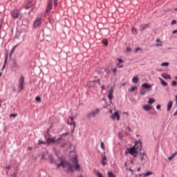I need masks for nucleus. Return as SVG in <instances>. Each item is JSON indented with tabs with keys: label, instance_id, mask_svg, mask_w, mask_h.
<instances>
[{
	"label": "nucleus",
	"instance_id": "6",
	"mask_svg": "<svg viewBox=\"0 0 177 177\" xmlns=\"http://www.w3.org/2000/svg\"><path fill=\"white\" fill-rule=\"evenodd\" d=\"M42 24V17H37L35 20V24H32V27L36 28L40 26V24Z\"/></svg>",
	"mask_w": 177,
	"mask_h": 177
},
{
	"label": "nucleus",
	"instance_id": "39",
	"mask_svg": "<svg viewBox=\"0 0 177 177\" xmlns=\"http://www.w3.org/2000/svg\"><path fill=\"white\" fill-rule=\"evenodd\" d=\"M35 100H36V102H40V97L36 96Z\"/></svg>",
	"mask_w": 177,
	"mask_h": 177
},
{
	"label": "nucleus",
	"instance_id": "35",
	"mask_svg": "<svg viewBox=\"0 0 177 177\" xmlns=\"http://www.w3.org/2000/svg\"><path fill=\"white\" fill-rule=\"evenodd\" d=\"M67 124H69V125L73 127V129H75V122H71V123H67Z\"/></svg>",
	"mask_w": 177,
	"mask_h": 177
},
{
	"label": "nucleus",
	"instance_id": "27",
	"mask_svg": "<svg viewBox=\"0 0 177 177\" xmlns=\"http://www.w3.org/2000/svg\"><path fill=\"white\" fill-rule=\"evenodd\" d=\"M104 161H106V156L102 157V165H106V162Z\"/></svg>",
	"mask_w": 177,
	"mask_h": 177
},
{
	"label": "nucleus",
	"instance_id": "41",
	"mask_svg": "<svg viewBox=\"0 0 177 177\" xmlns=\"http://www.w3.org/2000/svg\"><path fill=\"white\" fill-rule=\"evenodd\" d=\"M176 20H171V25H176Z\"/></svg>",
	"mask_w": 177,
	"mask_h": 177
},
{
	"label": "nucleus",
	"instance_id": "53",
	"mask_svg": "<svg viewBox=\"0 0 177 177\" xmlns=\"http://www.w3.org/2000/svg\"><path fill=\"white\" fill-rule=\"evenodd\" d=\"M69 119L71 120V121H73V117H70Z\"/></svg>",
	"mask_w": 177,
	"mask_h": 177
},
{
	"label": "nucleus",
	"instance_id": "31",
	"mask_svg": "<svg viewBox=\"0 0 177 177\" xmlns=\"http://www.w3.org/2000/svg\"><path fill=\"white\" fill-rule=\"evenodd\" d=\"M148 103H149V104H151L153 103H155V99L153 98H149V101H148Z\"/></svg>",
	"mask_w": 177,
	"mask_h": 177
},
{
	"label": "nucleus",
	"instance_id": "28",
	"mask_svg": "<svg viewBox=\"0 0 177 177\" xmlns=\"http://www.w3.org/2000/svg\"><path fill=\"white\" fill-rule=\"evenodd\" d=\"M32 7V2H28L26 3V10L30 9Z\"/></svg>",
	"mask_w": 177,
	"mask_h": 177
},
{
	"label": "nucleus",
	"instance_id": "51",
	"mask_svg": "<svg viewBox=\"0 0 177 177\" xmlns=\"http://www.w3.org/2000/svg\"><path fill=\"white\" fill-rule=\"evenodd\" d=\"M127 131H129L130 132V128L129 127H127Z\"/></svg>",
	"mask_w": 177,
	"mask_h": 177
},
{
	"label": "nucleus",
	"instance_id": "10",
	"mask_svg": "<svg viewBox=\"0 0 177 177\" xmlns=\"http://www.w3.org/2000/svg\"><path fill=\"white\" fill-rule=\"evenodd\" d=\"M114 93V88H110L109 90H108V100H110V102H112V99L114 98L113 97L112 94Z\"/></svg>",
	"mask_w": 177,
	"mask_h": 177
},
{
	"label": "nucleus",
	"instance_id": "63",
	"mask_svg": "<svg viewBox=\"0 0 177 177\" xmlns=\"http://www.w3.org/2000/svg\"><path fill=\"white\" fill-rule=\"evenodd\" d=\"M175 10L177 11V8H176Z\"/></svg>",
	"mask_w": 177,
	"mask_h": 177
},
{
	"label": "nucleus",
	"instance_id": "5",
	"mask_svg": "<svg viewBox=\"0 0 177 177\" xmlns=\"http://www.w3.org/2000/svg\"><path fill=\"white\" fill-rule=\"evenodd\" d=\"M24 76H20V79L18 80V92L24 90Z\"/></svg>",
	"mask_w": 177,
	"mask_h": 177
},
{
	"label": "nucleus",
	"instance_id": "3",
	"mask_svg": "<svg viewBox=\"0 0 177 177\" xmlns=\"http://www.w3.org/2000/svg\"><path fill=\"white\" fill-rule=\"evenodd\" d=\"M57 0L48 1V3L46 4V10L44 11V16L48 15V13L50 12V10L53 9V6L57 7Z\"/></svg>",
	"mask_w": 177,
	"mask_h": 177
},
{
	"label": "nucleus",
	"instance_id": "8",
	"mask_svg": "<svg viewBox=\"0 0 177 177\" xmlns=\"http://www.w3.org/2000/svg\"><path fill=\"white\" fill-rule=\"evenodd\" d=\"M97 113H100V109H95L94 111L88 113V118H95V115H97Z\"/></svg>",
	"mask_w": 177,
	"mask_h": 177
},
{
	"label": "nucleus",
	"instance_id": "50",
	"mask_svg": "<svg viewBox=\"0 0 177 177\" xmlns=\"http://www.w3.org/2000/svg\"><path fill=\"white\" fill-rule=\"evenodd\" d=\"M137 171H140V167L137 168Z\"/></svg>",
	"mask_w": 177,
	"mask_h": 177
},
{
	"label": "nucleus",
	"instance_id": "38",
	"mask_svg": "<svg viewBox=\"0 0 177 177\" xmlns=\"http://www.w3.org/2000/svg\"><path fill=\"white\" fill-rule=\"evenodd\" d=\"M176 84H177V82H176V81H173V82H171V86H176Z\"/></svg>",
	"mask_w": 177,
	"mask_h": 177
},
{
	"label": "nucleus",
	"instance_id": "25",
	"mask_svg": "<svg viewBox=\"0 0 177 177\" xmlns=\"http://www.w3.org/2000/svg\"><path fill=\"white\" fill-rule=\"evenodd\" d=\"M8 64V55H6V59H3V68H5V64Z\"/></svg>",
	"mask_w": 177,
	"mask_h": 177
},
{
	"label": "nucleus",
	"instance_id": "62",
	"mask_svg": "<svg viewBox=\"0 0 177 177\" xmlns=\"http://www.w3.org/2000/svg\"><path fill=\"white\" fill-rule=\"evenodd\" d=\"M123 165H126V162H124V164H123Z\"/></svg>",
	"mask_w": 177,
	"mask_h": 177
},
{
	"label": "nucleus",
	"instance_id": "13",
	"mask_svg": "<svg viewBox=\"0 0 177 177\" xmlns=\"http://www.w3.org/2000/svg\"><path fill=\"white\" fill-rule=\"evenodd\" d=\"M152 109L153 106H151V105H143V110H145V111H151Z\"/></svg>",
	"mask_w": 177,
	"mask_h": 177
},
{
	"label": "nucleus",
	"instance_id": "52",
	"mask_svg": "<svg viewBox=\"0 0 177 177\" xmlns=\"http://www.w3.org/2000/svg\"><path fill=\"white\" fill-rule=\"evenodd\" d=\"M141 95H145V92L141 93Z\"/></svg>",
	"mask_w": 177,
	"mask_h": 177
},
{
	"label": "nucleus",
	"instance_id": "19",
	"mask_svg": "<svg viewBox=\"0 0 177 177\" xmlns=\"http://www.w3.org/2000/svg\"><path fill=\"white\" fill-rule=\"evenodd\" d=\"M145 153H139V155H137V157H139V160L142 161V160H144V157H145Z\"/></svg>",
	"mask_w": 177,
	"mask_h": 177
},
{
	"label": "nucleus",
	"instance_id": "43",
	"mask_svg": "<svg viewBox=\"0 0 177 177\" xmlns=\"http://www.w3.org/2000/svg\"><path fill=\"white\" fill-rule=\"evenodd\" d=\"M100 89H102V91H104V86L102 85L101 86H100Z\"/></svg>",
	"mask_w": 177,
	"mask_h": 177
},
{
	"label": "nucleus",
	"instance_id": "40",
	"mask_svg": "<svg viewBox=\"0 0 177 177\" xmlns=\"http://www.w3.org/2000/svg\"><path fill=\"white\" fill-rule=\"evenodd\" d=\"M16 116H17V114H15V113L10 114V117L11 118H15Z\"/></svg>",
	"mask_w": 177,
	"mask_h": 177
},
{
	"label": "nucleus",
	"instance_id": "48",
	"mask_svg": "<svg viewBox=\"0 0 177 177\" xmlns=\"http://www.w3.org/2000/svg\"><path fill=\"white\" fill-rule=\"evenodd\" d=\"M177 115V110H176V112H174V116H176Z\"/></svg>",
	"mask_w": 177,
	"mask_h": 177
},
{
	"label": "nucleus",
	"instance_id": "15",
	"mask_svg": "<svg viewBox=\"0 0 177 177\" xmlns=\"http://www.w3.org/2000/svg\"><path fill=\"white\" fill-rule=\"evenodd\" d=\"M158 80H159V82L161 83V86H167V82H165V81H163V79H161V77H159Z\"/></svg>",
	"mask_w": 177,
	"mask_h": 177
},
{
	"label": "nucleus",
	"instance_id": "29",
	"mask_svg": "<svg viewBox=\"0 0 177 177\" xmlns=\"http://www.w3.org/2000/svg\"><path fill=\"white\" fill-rule=\"evenodd\" d=\"M134 91H136V86L131 87V88H129V92H134Z\"/></svg>",
	"mask_w": 177,
	"mask_h": 177
},
{
	"label": "nucleus",
	"instance_id": "2",
	"mask_svg": "<svg viewBox=\"0 0 177 177\" xmlns=\"http://www.w3.org/2000/svg\"><path fill=\"white\" fill-rule=\"evenodd\" d=\"M142 149V143H140V141H137L135 142V145L127 149V151H124V154H130L131 156H133V157L136 158V156L138 154L145 153V152H138V151H140Z\"/></svg>",
	"mask_w": 177,
	"mask_h": 177
},
{
	"label": "nucleus",
	"instance_id": "42",
	"mask_svg": "<svg viewBox=\"0 0 177 177\" xmlns=\"http://www.w3.org/2000/svg\"><path fill=\"white\" fill-rule=\"evenodd\" d=\"M155 109H157V110H159V109H161V105H157L156 107H155Z\"/></svg>",
	"mask_w": 177,
	"mask_h": 177
},
{
	"label": "nucleus",
	"instance_id": "34",
	"mask_svg": "<svg viewBox=\"0 0 177 177\" xmlns=\"http://www.w3.org/2000/svg\"><path fill=\"white\" fill-rule=\"evenodd\" d=\"M131 33H133V35H136V28H133V29H131Z\"/></svg>",
	"mask_w": 177,
	"mask_h": 177
},
{
	"label": "nucleus",
	"instance_id": "47",
	"mask_svg": "<svg viewBox=\"0 0 177 177\" xmlns=\"http://www.w3.org/2000/svg\"><path fill=\"white\" fill-rule=\"evenodd\" d=\"M122 62H123L122 59H118V63H122Z\"/></svg>",
	"mask_w": 177,
	"mask_h": 177
},
{
	"label": "nucleus",
	"instance_id": "21",
	"mask_svg": "<svg viewBox=\"0 0 177 177\" xmlns=\"http://www.w3.org/2000/svg\"><path fill=\"white\" fill-rule=\"evenodd\" d=\"M131 82H133V84H135L138 83V77H133V79H131Z\"/></svg>",
	"mask_w": 177,
	"mask_h": 177
},
{
	"label": "nucleus",
	"instance_id": "54",
	"mask_svg": "<svg viewBox=\"0 0 177 177\" xmlns=\"http://www.w3.org/2000/svg\"><path fill=\"white\" fill-rule=\"evenodd\" d=\"M127 51H130V49L127 48Z\"/></svg>",
	"mask_w": 177,
	"mask_h": 177
},
{
	"label": "nucleus",
	"instance_id": "4",
	"mask_svg": "<svg viewBox=\"0 0 177 177\" xmlns=\"http://www.w3.org/2000/svg\"><path fill=\"white\" fill-rule=\"evenodd\" d=\"M40 159H42V160L50 159V164L59 165V164H57V160H55V158H53V156L50 155H42V156L40 157Z\"/></svg>",
	"mask_w": 177,
	"mask_h": 177
},
{
	"label": "nucleus",
	"instance_id": "18",
	"mask_svg": "<svg viewBox=\"0 0 177 177\" xmlns=\"http://www.w3.org/2000/svg\"><path fill=\"white\" fill-rule=\"evenodd\" d=\"M147 27H149V24H143L140 26V31H144L145 29L147 28Z\"/></svg>",
	"mask_w": 177,
	"mask_h": 177
},
{
	"label": "nucleus",
	"instance_id": "26",
	"mask_svg": "<svg viewBox=\"0 0 177 177\" xmlns=\"http://www.w3.org/2000/svg\"><path fill=\"white\" fill-rule=\"evenodd\" d=\"M15 48H17V44H16V46H14V47L12 48V50H10V55L13 54V51L15 50Z\"/></svg>",
	"mask_w": 177,
	"mask_h": 177
},
{
	"label": "nucleus",
	"instance_id": "59",
	"mask_svg": "<svg viewBox=\"0 0 177 177\" xmlns=\"http://www.w3.org/2000/svg\"><path fill=\"white\" fill-rule=\"evenodd\" d=\"M109 112H110V113H112V110H110Z\"/></svg>",
	"mask_w": 177,
	"mask_h": 177
},
{
	"label": "nucleus",
	"instance_id": "33",
	"mask_svg": "<svg viewBox=\"0 0 177 177\" xmlns=\"http://www.w3.org/2000/svg\"><path fill=\"white\" fill-rule=\"evenodd\" d=\"M48 143L44 142V141L38 140V145H46Z\"/></svg>",
	"mask_w": 177,
	"mask_h": 177
},
{
	"label": "nucleus",
	"instance_id": "56",
	"mask_svg": "<svg viewBox=\"0 0 177 177\" xmlns=\"http://www.w3.org/2000/svg\"><path fill=\"white\" fill-rule=\"evenodd\" d=\"M175 98H176V100H177V95H176Z\"/></svg>",
	"mask_w": 177,
	"mask_h": 177
},
{
	"label": "nucleus",
	"instance_id": "36",
	"mask_svg": "<svg viewBox=\"0 0 177 177\" xmlns=\"http://www.w3.org/2000/svg\"><path fill=\"white\" fill-rule=\"evenodd\" d=\"M66 136H68V132L63 133V134H61V137H59V138H62V137Z\"/></svg>",
	"mask_w": 177,
	"mask_h": 177
},
{
	"label": "nucleus",
	"instance_id": "24",
	"mask_svg": "<svg viewBox=\"0 0 177 177\" xmlns=\"http://www.w3.org/2000/svg\"><path fill=\"white\" fill-rule=\"evenodd\" d=\"M160 66H161V67H167V66H169V62H163V63H161Z\"/></svg>",
	"mask_w": 177,
	"mask_h": 177
},
{
	"label": "nucleus",
	"instance_id": "58",
	"mask_svg": "<svg viewBox=\"0 0 177 177\" xmlns=\"http://www.w3.org/2000/svg\"><path fill=\"white\" fill-rule=\"evenodd\" d=\"M15 65H17V64L14 63V66H15Z\"/></svg>",
	"mask_w": 177,
	"mask_h": 177
},
{
	"label": "nucleus",
	"instance_id": "32",
	"mask_svg": "<svg viewBox=\"0 0 177 177\" xmlns=\"http://www.w3.org/2000/svg\"><path fill=\"white\" fill-rule=\"evenodd\" d=\"M95 176L97 177H104V176L102 175V173H100V171L95 172Z\"/></svg>",
	"mask_w": 177,
	"mask_h": 177
},
{
	"label": "nucleus",
	"instance_id": "30",
	"mask_svg": "<svg viewBox=\"0 0 177 177\" xmlns=\"http://www.w3.org/2000/svg\"><path fill=\"white\" fill-rule=\"evenodd\" d=\"M108 177H116L114 176V174L112 171H108Z\"/></svg>",
	"mask_w": 177,
	"mask_h": 177
},
{
	"label": "nucleus",
	"instance_id": "55",
	"mask_svg": "<svg viewBox=\"0 0 177 177\" xmlns=\"http://www.w3.org/2000/svg\"><path fill=\"white\" fill-rule=\"evenodd\" d=\"M129 171L133 172V171H132V169H129Z\"/></svg>",
	"mask_w": 177,
	"mask_h": 177
},
{
	"label": "nucleus",
	"instance_id": "46",
	"mask_svg": "<svg viewBox=\"0 0 177 177\" xmlns=\"http://www.w3.org/2000/svg\"><path fill=\"white\" fill-rule=\"evenodd\" d=\"M112 73H116V68H114V69H112Z\"/></svg>",
	"mask_w": 177,
	"mask_h": 177
},
{
	"label": "nucleus",
	"instance_id": "1",
	"mask_svg": "<svg viewBox=\"0 0 177 177\" xmlns=\"http://www.w3.org/2000/svg\"><path fill=\"white\" fill-rule=\"evenodd\" d=\"M71 161L73 162V165H71L68 162L61 161V163L59 164H55V165H57V168L62 167L63 169H65V172L69 173L73 172V169H75V171H80L81 167L79 166L78 160H77V158H73L71 159Z\"/></svg>",
	"mask_w": 177,
	"mask_h": 177
},
{
	"label": "nucleus",
	"instance_id": "49",
	"mask_svg": "<svg viewBox=\"0 0 177 177\" xmlns=\"http://www.w3.org/2000/svg\"><path fill=\"white\" fill-rule=\"evenodd\" d=\"M138 50H140V48H137V49L135 50V52H137Z\"/></svg>",
	"mask_w": 177,
	"mask_h": 177
},
{
	"label": "nucleus",
	"instance_id": "9",
	"mask_svg": "<svg viewBox=\"0 0 177 177\" xmlns=\"http://www.w3.org/2000/svg\"><path fill=\"white\" fill-rule=\"evenodd\" d=\"M110 119L112 120H120V115L118 114V111L114 112L110 115Z\"/></svg>",
	"mask_w": 177,
	"mask_h": 177
},
{
	"label": "nucleus",
	"instance_id": "64",
	"mask_svg": "<svg viewBox=\"0 0 177 177\" xmlns=\"http://www.w3.org/2000/svg\"><path fill=\"white\" fill-rule=\"evenodd\" d=\"M176 80H177V77H176Z\"/></svg>",
	"mask_w": 177,
	"mask_h": 177
},
{
	"label": "nucleus",
	"instance_id": "45",
	"mask_svg": "<svg viewBox=\"0 0 177 177\" xmlns=\"http://www.w3.org/2000/svg\"><path fill=\"white\" fill-rule=\"evenodd\" d=\"M6 169H8V170L11 169V166L6 167Z\"/></svg>",
	"mask_w": 177,
	"mask_h": 177
},
{
	"label": "nucleus",
	"instance_id": "57",
	"mask_svg": "<svg viewBox=\"0 0 177 177\" xmlns=\"http://www.w3.org/2000/svg\"><path fill=\"white\" fill-rule=\"evenodd\" d=\"M118 68H122V66H118Z\"/></svg>",
	"mask_w": 177,
	"mask_h": 177
},
{
	"label": "nucleus",
	"instance_id": "44",
	"mask_svg": "<svg viewBox=\"0 0 177 177\" xmlns=\"http://www.w3.org/2000/svg\"><path fill=\"white\" fill-rule=\"evenodd\" d=\"M177 33V30H174V31H171V34H176Z\"/></svg>",
	"mask_w": 177,
	"mask_h": 177
},
{
	"label": "nucleus",
	"instance_id": "61",
	"mask_svg": "<svg viewBox=\"0 0 177 177\" xmlns=\"http://www.w3.org/2000/svg\"><path fill=\"white\" fill-rule=\"evenodd\" d=\"M28 149H30V150H32V148L30 147V148H29Z\"/></svg>",
	"mask_w": 177,
	"mask_h": 177
},
{
	"label": "nucleus",
	"instance_id": "7",
	"mask_svg": "<svg viewBox=\"0 0 177 177\" xmlns=\"http://www.w3.org/2000/svg\"><path fill=\"white\" fill-rule=\"evenodd\" d=\"M59 140H61V137H59V138H55V137L46 138V144H55Z\"/></svg>",
	"mask_w": 177,
	"mask_h": 177
},
{
	"label": "nucleus",
	"instance_id": "23",
	"mask_svg": "<svg viewBox=\"0 0 177 177\" xmlns=\"http://www.w3.org/2000/svg\"><path fill=\"white\" fill-rule=\"evenodd\" d=\"M102 44H104V46H108V40L104 39V40H102Z\"/></svg>",
	"mask_w": 177,
	"mask_h": 177
},
{
	"label": "nucleus",
	"instance_id": "14",
	"mask_svg": "<svg viewBox=\"0 0 177 177\" xmlns=\"http://www.w3.org/2000/svg\"><path fill=\"white\" fill-rule=\"evenodd\" d=\"M174 105V102L169 101L167 102V111L171 110V106Z\"/></svg>",
	"mask_w": 177,
	"mask_h": 177
},
{
	"label": "nucleus",
	"instance_id": "16",
	"mask_svg": "<svg viewBox=\"0 0 177 177\" xmlns=\"http://www.w3.org/2000/svg\"><path fill=\"white\" fill-rule=\"evenodd\" d=\"M151 175H153V172L147 171L145 174H140L139 176H142L144 177H148V176H150Z\"/></svg>",
	"mask_w": 177,
	"mask_h": 177
},
{
	"label": "nucleus",
	"instance_id": "17",
	"mask_svg": "<svg viewBox=\"0 0 177 177\" xmlns=\"http://www.w3.org/2000/svg\"><path fill=\"white\" fill-rule=\"evenodd\" d=\"M141 87H143V88L149 89L151 88V85L147 83H143V84H141Z\"/></svg>",
	"mask_w": 177,
	"mask_h": 177
},
{
	"label": "nucleus",
	"instance_id": "11",
	"mask_svg": "<svg viewBox=\"0 0 177 177\" xmlns=\"http://www.w3.org/2000/svg\"><path fill=\"white\" fill-rule=\"evenodd\" d=\"M19 12L17 11V10H14L12 11V13H10V15H12V18L14 19H17V17H19Z\"/></svg>",
	"mask_w": 177,
	"mask_h": 177
},
{
	"label": "nucleus",
	"instance_id": "60",
	"mask_svg": "<svg viewBox=\"0 0 177 177\" xmlns=\"http://www.w3.org/2000/svg\"><path fill=\"white\" fill-rule=\"evenodd\" d=\"M132 163H133V162H132V160H131V164H132Z\"/></svg>",
	"mask_w": 177,
	"mask_h": 177
},
{
	"label": "nucleus",
	"instance_id": "20",
	"mask_svg": "<svg viewBox=\"0 0 177 177\" xmlns=\"http://www.w3.org/2000/svg\"><path fill=\"white\" fill-rule=\"evenodd\" d=\"M176 155H177V151L174 152V153L171 154V156H169V157H167V160H173L174 158L176 157Z\"/></svg>",
	"mask_w": 177,
	"mask_h": 177
},
{
	"label": "nucleus",
	"instance_id": "22",
	"mask_svg": "<svg viewBox=\"0 0 177 177\" xmlns=\"http://www.w3.org/2000/svg\"><path fill=\"white\" fill-rule=\"evenodd\" d=\"M155 42L159 43V44H155V46H163V44H161V40H159V39H157L156 40H155Z\"/></svg>",
	"mask_w": 177,
	"mask_h": 177
},
{
	"label": "nucleus",
	"instance_id": "12",
	"mask_svg": "<svg viewBox=\"0 0 177 177\" xmlns=\"http://www.w3.org/2000/svg\"><path fill=\"white\" fill-rule=\"evenodd\" d=\"M161 77H162L163 79H165V80H171V76H169V75H168L167 73H161Z\"/></svg>",
	"mask_w": 177,
	"mask_h": 177
},
{
	"label": "nucleus",
	"instance_id": "37",
	"mask_svg": "<svg viewBox=\"0 0 177 177\" xmlns=\"http://www.w3.org/2000/svg\"><path fill=\"white\" fill-rule=\"evenodd\" d=\"M100 147H101L102 149H104V142H100Z\"/></svg>",
	"mask_w": 177,
	"mask_h": 177
}]
</instances>
